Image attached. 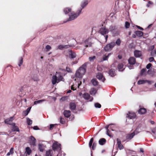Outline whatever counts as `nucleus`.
Wrapping results in <instances>:
<instances>
[{"label":"nucleus","mask_w":156,"mask_h":156,"mask_svg":"<svg viewBox=\"0 0 156 156\" xmlns=\"http://www.w3.org/2000/svg\"><path fill=\"white\" fill-rule=\"evenodd\" d=\"M66 55L67 57L73 59L75 58L76 56V53L72 51L71 50H69L67 51Z\"/></svg>","instance_id":"423d86ee"},{"label":"nucleus","mask_w":156,"mask_h":156,"mask_svg":"<svg viewBox=\"0 0 156 156\" xmlns=\"http://www.w3.org/2000/svg\"><path fill=\"white\" fill-rule=\"evenodd\" d=\"M96 92V90L95 88H93L91 89L90 91V94L91 95H94Z\"/></svg>","instance_id":"72a5a7b5"},{"label":"nucleus","mask_w":156,"mask_h":156,"mask_svg":"<svg viewBox=\"0 0 156 156\" xmlns=\"http://www.w3.org/2000/svg\"><path fill=\"white\" fill-rule=\"evenodd\" d=\"M52 151L50 150L48 151H47L46 153V156H52Z\"/></svg>","instance_id":"2f4dec72"},{"label":"nucleus","mask_w":156,"mask_h":156,"mask_svg":"<svg viewBox=\"0 0 156 156\" xmlns=\"http://www.w3.org/2000/svg\"><path fill=\"white\" fill-rule=\"evenodd\" d=\"M139 29L141 30H144V29L142 28V27H140L139 26H136Z\"/></svg>","instance_id":"774afa93"},{"label":"nucleus","mask_w":156,"mask_h":156,"mask_svg":"<svg viewBox=\"0 0 156 156\" xmlns=\"http://www.w3.org/2000/svg\"><path fill=\"white\" fill-rule=\"evenodd\" d=\"M39 149L41 152H43L44 150V145L41 144H38Z\"/></svg>","instance_id":"7c9ffc66"},{"label":"nucleus","mask_w":156,"mask_h":156,"mask_svg":"<svg viewBox=\"0 0 156 156\" xmlns=\"http://www.w3.org/2000/svg\"><path fill=\"white\" fill-rule=\"evenodd\" d=\"M154 60V57H150L149 58V62H152Z\"/></svg>","instance_id":"bf43d9fd"},{"label":"nucleus","mask_w":156,"mask_h":156,"mask_svg":"<svg viewBox=\"0 0 156 156\" xmlns=\"http://www.w3.org/2000/svg\"><path fill=\"white\" fill-rule=\"evenodd\" d=\"M134 53V55L136 58L140 57L142 55L141 51H140L135 50Z\"/></svg>","instance_id":"ddd939ff"},{"label":"nucleus","mask_w":156,"mask_h":156,"mask_svg":"<svg viewBox=\"0 0 156 156\" xmlns=\"http://www.w3.org/2000/svg\"><path fill=\"white\" fill-rule=\"evenodd\" d=\"M97 144L94 142L92 146V149L93 150H94Z\"/></svg>","instance_id":"de8ad7c7"},{"label":"nucleus","mask_w":156,"mask_h":156,"mask_svg":"<svg viewBox=\"0 0 156 156\" xmlns=\"http://www.w3.org/2000/svg\"><path fill=\"white\" fill-rule=\"evenodd\" d=\"M27 123L28 125H30L32 123V121L29 118H27Z\"/></svg>","instance_id":"4c0bfd02"},{"label":"nucleus","mask_w":156,"mask_h":156,"mask_svg":"<svg viewBox=\"0 0 156 156\" xmlns=\"http://www.w3.org/2000/svg\"><path fill=\"white\" fill-rule=\"evenodd\" d=\"M154 52L153 51H152L151 52V55L152 56H153L154 54H156V50H154Z\"/></svg>","instance_id":"5fc2aeb1"},{"label":"nucleus","mask_w":156,"mask_h":156,"mask_svg":"<svg viewBox=\"0 0 156 156\" xmlns=\"http://www.w3.org/2000/svg\"><path fill=\"white\" fill-rule=\"evenodd\" d=\"M92 43L91 42H89L88 43V44L86 45L85 46L86 48L88 47V46L90 47L91 46Z\"/></svg>","instance_id":"052dcab7"},{"label":"nucleus","mask_w":156,"mask_h":156,"mask_svg":"<svg viewBox=\"0 0 156 156\" xmlns=\"http://www.w3.org/2000/svg\"><path fill=\"white\" fill-rule=\"evenodd\" d=\"M9 152L11 153V154H12L14 153L13 148L12 147L10 149Z\"/></svg>","instance_id":"4d7b16f0"},{"label":"nucleus","mask_w":156,"mask_h":156,"mask_svg":"<svg viewBox=\"0 0 156 156\" xmlns=\"http://www.w3.org/2000/svg\"><path fill=\"white\" fill-rule=\"evenodd\" d=\"M106 142V140L105 138H102L100 139L99 140V144L101 145H103Z\"/></svg>","instance_id":"b1692460"},{"label":"nucleus","mask_w":156,"mask_h":156,"mask_svg":"<svg viewBox=\"0 0 156 156\" xmlns=\"http://www.w3.org/2000/svg\"><path fill=\"white\" fill-rule=\"evenodd\" d=\"M130 27V23L129 22L127 21H126L125 23V27L126 28H129Z\"/></svg>","instance_id":"c03bdc74"},{"label":"nucleus","mask_w":156,"mask_h":156,"mask_svg":"<svg viewBox=\"0 0 156 156\" xmlns=\"http://www.w3.org/2000/svg\"><path fill=\"white\" fill-rule=\"evenodd\" d=\"M13 118H10L9 119H7L5 120V122L12 125Z\"/></svg>","instance_id":"393cba45"},{"label":"nucleus","mask_w":156,"mask_h":156,"mask_svg":"<svg viewBox=\"0 0 156 156\" xmlns=\"http://www.w3.org/2000/svg\"><path fill=\"white\" fill-rule=\"evenodd\" d=\"M93 141H94L93 138H92L90 139V141H89V147L91 148V147H92V144L93 143Z\"/></svg>","instance_id":"ea45409f"},{"label":"nucleus","mask_w":156,"mask_h":156,"mask_svg":"<svg viewBox=\"0 0 156 156\" xmlns=\"http://www.w3.org/2000/svg\"><path fill=\"white\" fill-rule=\"evenodd\" d=\"M33 128V129L34 130H37L39 129V128H38V127L37 126H34Z\"/></svg>","instance_id":"338daca9"},{"label":"nucleus","mask_w":156,"mask_h":156,"mask_svg":"<svg viewBox=\"0 0 156 156\" xmlns=\"http://www.w3.org/2000/svg\"><path fill=\"white\" fill-rule=\"evenodd\" d=\"M70 111L69 110H65L63 114L64 116L66 118H69L70 115Z\"/></svg>","instance_id":"4be33fe9"},{"label":"nucleus","mask_w":156,"mask_h":156,"mask_svg":"<svg viewBox=\"0 0 156 156\" xmlns=\"http://www.w3.org/2000/svg\"><path fill=\"white\" fill-rule=\"evenodd\" d=\"M147 83L149 84H151V82L149 80H139L137 82L138 84H141Z\"/></svg>","instance_id":"aec40b11"},{"label":"nucleus","mask_w":156,"mask_h":156,"mask_svg":"<svg viewBox=\"0 0 156 156\" xmlns=\"http://www.w3.org/2000/svg\"><path fill=\"white\" fill-rule=\"evenodd\" d=\"M96 77L100 80H101L103 82H104L105 79L103 76V74L101 73H98L96 75Z\"/></svg>","instance_id":"1a4fd4ad"},{"label":"nucleus","mask_w":156,"mask_h":156,"mask_svg":"<svg viewBox=\"0 0 156 156\" xmlns=\"http://www.w3.org/2000/svg\"><path fill=\"white\" fill-rule=\"evenodd\" d=\"M113 125L112 124H110L109 125L107 126L106 127V129H107V134L109 136L111 137H113V135H112L111 133H110V131L108 129L109 126H110L109 128L112 130L114 131V129H112V127L111 126Z\"/></svg>","instance_id":"9d476101"},{"label":"nucleus","mask_w":156,"mask_h":156,"mask_svg":"<svg viewBox=\"0 0 156 156\" xmlns=\"http://www.w3.org/2000/svg\"><path fill=\"white\" fill-rule=\"evenodd\" d=\"M146 71V69L145 68L143 69L141 71L140 75L141 76H143L144 74V73Z\"/></svg>","instance_id":"a18cd8bd"},{"label":"nucleus","mask_w":156,"mask_h":156,"mask_svg":"<svg viewBox=\"0 0 156 156\" xmlns=\"http://www.w3.org/2000/svg\"><path fill=\"white\" fill-rule=\"evenodd\" d=\"M45 101H46V100L45 99L35 101L34 102V105H36L37 104L41 103L42 102Z\"/></svg>","instance_id":"c85d7f7f"},{"label":"nucleus","mask_w":156,"mask_h":156,"mask_svg":"<svg viewBox=\"0 0 156 156\" xmlns=\"http://www.w3.org/2000/svg\"><path fill=\"white\" fill-rule=\"evenodd\" d=\"M76 105L74 103H71L70 104V108L71 110H74L75 109Z\"/></svg>","instance_id":"c756f323"},{"label":"nucleus","mask_w":156,"mask_h":156,"mask_svg":"<svg viewBox=\"0 0 156 156\" xmlns=\"http://www.w3.org/2000/svg\"><path fill=\"white\" fill-rule=\"evenodd\" d=\"M26 152L28 155H30L31 152V150L29 147H27L26 148Z\"/></svg>","instance_id":"c9c22d12"},{"label":"nucleus","mask_w":156,"mask_h":156,"mask_svg":"<svg viewBox=\"0 0 156 156\" xmlns=\"http://www.w3.org/2000/svg\"><path fill=\"white\" fill-rule=\"evenodd\" d=\"M108 73L109 75L112 77H113L116 75L115 70L113 69H112L109 70Z\"/></svg>","instance_id":"6ab92c4d"},{"label":"nucleus","mask_w":156,"mask_h":156,"mask_svg":"<svg viewBox=\"0 0 156 156\" xmlns=\"http://www.w3.org/2000/svg\"><path fill=\"white\" fill-rule=\"evenodd\" d=\"M78 70H76V73L75 74V75L74 76H72V78L75 81H76V80H77L78 78Z\"/></svg>","instance_id":"473e14b6"},{"label":"nucleus","mask_w":156,"mask_h":156,"mask_svg":"<svg viewBox=\"0 0 156 156\" xmlns=\"http://www.w3.org/2000/svg\"><path fill=\"white\" fill-rule=\"evenodd\" d=\"M63 45H61L58 46V48L61 50L63 49Z\"/></svg>","instance_id":"6e6d98bb"},{"label":"nucleus","mask_w":156,"mask_h":156,"mask_svg":"<svg viewBox=\"0 0 156 156\" xmlns=\"http://www.w3.org/2000/svg\"><path fill=\"white\" fill-rule=\"evenodd\" d=\"M147 110L144 108H141L138 110V113L140 114H144L147 112Z\"/></svg>","instance_id":"2eb2a0df"},{"label":"nucleus","mask_w":156,"mask_h":156,"mask_svg":"<svg viewBox=\"0 0 156 156\" xmlns=\"http://www.w3.org/2000/svg\"><path fill=\"white\" fill-rule=\"evenodd\" d=\"M113 33V34L115 36L119 34V32L116 29V30H114L113 32H112Z\"/></svg>","instance_id":"8fccbe9b"},{"label":"nucleus","mask_w":156,"mask_h":156,"mask_svg":"<svg viewBox=\"0 0 156 156\" xmlns=\"http://www.w3.org/2000/svg\"><path fill=\"white\" fill-rule=\"evenodd\" d=\"M121 43V40H120L119 38H118L116 41L115 43V45L116 44L118 46H119L120 45Z\"/></svg>","instance_id":"79ce46f5"},{"label":"nucleus","mask_w":156,"mask_h":156,"mask_svg":"<svg viewBox=\"0 0 156 156\" xmlns=\"http://www.w3.org/2000/svg\"><path fill=\"white\" fill-rule=\"evenodd\" d=\"M63 49H66L70 47V46L67 45H63Z\"/></svg>","instance_id":"864d4df0"},{"label":"nucleus","mask_w":156,"mask_h":156,"mask_svg":"<svg viewBox=\"0 0 156 156\" xmlns=\"http://www.w3.org/2000/svg\"><path fill=\"white\" fill-rule=\"evenodd\" d=\"M152 66V64L151 63H149L147 65L146 68L147 69H149Z\"/></svg>","instance_id":"3c124183"},{"label":"nucleus","mask_w":156,"mask_h":156,"mask_svg":"<svg viewBox=\"0 0 156 156\" xmlns=\"http://www.w3.org/2000/svg\"><path fill=\"white\" fill-rule=\"evenodd\" d=\"M66 71L68 72H71V69H70V68H69V67H66Z\"/></svg>","instance_id":"680f3d73"},{"label":"nucleus","mask_w":156,"mask_h":156,"mask_svg":"<svg viewBox=\"0 0 156 156\" xmlns=\"http://www.w3.org/2000/svg\"><path fill=\"white\" fill-rule=\"evenodd\" d=\"M100 32L101 35H104L105 37V39L106 42L108 37V35H106L105 36V35L108 33V30L105 27L102 28L100 29Z\"/></svg>","instance_id":"7ed1b4c3"},{"label":"nucleus","mask_w":156,"mask_h":156,"mask_svg":"<svg viewBox=\"0 0 156 156\" xmlns=\"http://www.w3.org/2000/svg\"><path fill=\"white\" fill-rule=\"evenodd\" d=\"M61 145L57 142L54 143L52 145L53 150L54 151H60L61 150Z\"/></svg>","instance_id":"20e7f679"},{"label":"nucleus","mask_w":156,"mask_h":156,"mask_svg":"<svg viewBox=\"0 0 156 156\" xmlns=\"http://www.w3.org/2000/svg\"><path fill=\"white\" fill-rule=\"evenodd\" d=\"M88 3V2L87 0H84L82 2L81 4V6L82 8L81 10H79V15L81 13V10L82 9L86 6L87 5Z\"/></svg>","instance_id":"9b49d317"},{"label":"nucleus","mask_w":156,"mask_h":156,"mask_svg":"<svg viewBox=\"0 0 156 156\" xmlns=\"http://www.w3.org/2000/svg\"><path fill=\"white\" fill-rule=\"evenodd\" d=\"M91 82L94 86H96L98 84V82L96 79H93L91 80Z\"/></svg>","instance_id":"a878e982"},{"label":"nucleus","mask_w":156,"mask_h":156,"mask_svg":"<svg viewBox=\"0 0 156 156\" xmlns=\"http://www.w3.org/2000/svg\"><path fill=\"white\" fill-rule=\"evenodd\" d=\"M109 29L111 32H113L114 30H116V28L115 27L111 26L109 28Z\"/></svg>","instance_id":"58836bf2"},{"label":"nucleus","mask_w":156,"mask_h":156,"mask_svg":"<svg viewBox=\"0 0 156 156\" xmlns=\"http://www.w3.org/2000/svg\"><path fill=\"white\" fill-rule=\"evenodd\" d=\"M55 125L54 124H50V129L51 130L54 127Z\"/></svg>","instance_id":"e2e57ef3"},{"label":"nucleus","mask_w":156,"mask_h":156,"mask_svg":"<svg viewBox=\"0 0 156 156\" xmlns=\"http://www.w3.org/2000/svg\"><path fill=\"white\" fill-rule=\"evenodd\" d=\"M31 108V107L28 108H27V110L24 112V113L25 115H28L30 111Z\"/></svg>","instance_id":"a19ab883"},{"label":"nucleus","mask_w":156,"mask_h":156,"mask_svg":"<svg viewBox=\"0 0 156 156\" xmlns=\"http://www.w3.org/2000/svg\"><path fill=\"white\" fill-rule=\"evenodd\" d=\"M65 14H67L69 12H70V13L69 15V17L67 21L65 22H66L67 21H70L74 20L77 17V14L74 12H71V9L69 8H66L63 10Z\"/></svg>","instance_id":"f257e3e1"},{"label":"nucleus","mask_w":156,"mask_h":156,"mask_svg":"<svg viewBox=\"0 0 156 156\" xmlns=\"http://www.w3.org/2000/svg\"><path fill=\"white\" fill-rule=\"evenodd\" d=\"M111 54V53H109L108 54V55H104L103 56V61H105L107 60L108 59V58L109 57V56Z\"/></svg>","instance_id":"f704fd0d"},{"label":"nucleus","mask_w":156,"mask_h":156,"mask_svg":"<svg viewBox=\"0 0 156 156\" xmlns=\"http://www.w3.org/2000/svg\"><path fill=\"white\" fill-rule=\"evenodd\" d=\"M83 97L86 100H88L90 97V95L87 93H85L83 95Z\"/></svg>","instance_id":"bb28decb"},{"label":"nucleus","mask_w":156,"mask_h":156,"mask_svg":"<svg viewBox=\"0 0 156 156\" xmlns=\"http://www.w3.org/2000/svg\"><path fill=\"white\" fill-rule=\"evenodd\" d=\"M136 114L133 112H129L126 115V117L129 118L130 119H134L136 118Z\"/></svg>","instance_id":"6e6552de"},{"label":"nucleus","mask_w":156,"mask_h":156,"mask_svg":"<svg viewBox=\"0 0 156 156\" xmlns=\"http://www.w3.org/2000/svg\"><path fill=\"white\" fill-rule=\"evenodd\" d=\"M117 141V144L118 145V147L119 150H121L124 148V147L123 145L121 144L120 140L118 138L116 139Z\"/></svg>","instance_id":"4468645a"},{"label":"nucleus","mask_w":156,"mask_h":156,"mask_svg":"<svg viewBox=\"0 0 156 156\" xmlns=\"http://www.w3.org/2000/svg\"><path fill=\"white\" fill-rule=\"evenodd\" d=\"M94 106L96 108H100L101 107V105L98 103H96L94 104Z\"/></svg>","instance_id":"37998d69"},{"label":"nucleus","mask_w":156,"mask_h":156,"mask_svg":"<svg viewBox=\"0 0 156 156\" xmlns=\"http://www.w3.org/2000/svg\"><path fill=\"white\" fill-rule=\"evenodd\" d=\"M135 135V133L134 132H133L130 134H127L126 136V139L127 140H131L133 137Z\"/></svg>","instance_id":"dca6fc26"},{"label":"nucleus","mask_w":156,"mask_h":156,"mask_svg":"<svg viewBox=\"0 0 156 156\" xmlns=\"http://www.w3.org/2000/svg\"><path fill=\"white\" fill-rule=\"evenodd\" d=\"M23 63V58L22 57H21L19 58V62L18 63V65L20 66Z\"/></svg>","instance_id":"e433bc0d"},{"label":"nucleus","mask_w":156,"mask_h":156,"mask_svg":"<svg viewBox=\"0 0 156 156\" xmlns=\"http://www.w3.org/2000/svg\"><path fill=\"white\" fill-rule=\"evenodd\" d=\"M135 34L138 37H141L142 36L143 33L140 31H135Z\"/></svg>","instance_id":"cd10ccee"},{"label":"nucleus","mask_w":156,"mask_h":156,"mask_svg":"<svg viewBox=\"0 0 156 156\" xmlns=\"http://www.w3.org/2000/svg\"><path fill=\"white\" fill-rule=\"evenodd\" d=\"M30 139L31 140L30 143L33 146H35L36 145V139L33 136H30Z\"/></svg>","instance_id":"a211bd4d"},{"label":"nucleus","mask_w":156,"mask_h":156,"mask_svg":"<svg viewBox=\"0 0 156 156\" xmlns=\"http://www.w3.org/2000/svg\"><path fill=\"white\" fill-rule=\"evenodd\" d=\"M115 45L114 42H112L107 44L104 47V50L105 51H109L111 50Z\"/></svg>","instance_id":"39448f33"},{"label":"nucleus","mask_w":156,"mask_h":156,"mask_svg":"<svg viewBox=\"0 0 156 156\" xmlns=\"http://www.w3.org/2000/svg\"><path fill=\"white\" fill-rule=\"evenodd\" d=\"M154 45H151L150 46L149 48V50L152 51L154 48Z\"/></svg>","instance_id":"603ef678"},{"label":"nucleus","mask_w":156,"mask_h":156,"mask_svg":"<svg viewBox=\"0 0 156 156\" xmlns=\"http://www.w3.org/2000/svg\"><path fill=\"white\" fill-rule=\"evenodd\" d=\"M82 104V106L80 108H79V111H80L82 110L83 108V104L82 103H81Z\"/></svg>","instance_id":"13d9d810"},{"label":"nucleus","mask_w":156,"mask_h":156,"mask_svg":"<svg viewBox=\"0 0 156 156\" xmlns=\"http://www.w3.org/2000/svg\"><path fill=\"white\" fill-rule=\"evenodd\" d=\"M124 64L122 63H119L118 66V68L119 71H123L124 70L125 68H124Z\"/></svg>","instance_id":"412c9836"},{"label":"nucleus","mask_w":156,"mask_h":156,"mask_svg":"<svg viewBox=\"0 0 156 156\" xmlns=\"http://www.w3.org/2000/svg\"><path fill=\"white\" fill-rule=\"evenodd\" d=\"M87 65L86 64H83L79 69V78H81L86 72Z\"/></svg>","instance_id":"f03ea898"},{"label":"nucleus","mask_w":156,"mask_h":156,"mask_svg":"<svg viewBox=\"0 0 156 156\" xmlns=\"http://www.w3.org/2000/svg\"><path fill=\"white\" fill-rule=\"evenodd\" d=\"M128 62L129 64L133 65L135 64L136 62V59L133 57H130L128 59Z\"/></svg>","instance_id":"f8f14e48"},{"label":"nucleus","mask_w":156,"mask_h":156,"mask_svg":"<svg viewBox=\"0 0 156 156\" xmlns=\"http://www.w3.org/2000/svg\"><path fill=\"white\" fill-rule=\"evenodd\" d=\"M56 75L58 79L57 83L60 81H64V79L63 77V76H64L65 74H63L59 72H56Z\"/></svg>","instance_id":"0eeeda50"},{"label":"nucleus","mask_w":156,"mask_h":156,"mask_svg":"<svg viewBox=\"0 0 156 156\" xmlns=\"http://www.w3.org/2000/svg\"><path fill=\"white\" fill-rule=\"evenodd\" d=\"M153 3L151 2V1H149L148 3V4L147 5V6L148 7L149 6V5L150 4H152Z\"/></svg>","instance_id":"0e129e2a"},{"label":"nucleus","mask_w":156,"mask_h":156,"mask_svg":"<svg viewBox=\"0 0 156 156\" xmlns=\"http://www.w3.org/2000/svg\"><path fill=\"white\" fill-rule=\"evenodd\" d=\"M96 58V56H93L92 57H89V60L90 61L94 60Z\"/></svg>","instance_id":"09e8293b"},{"label":"nucleus","mask_w":156,"mask_h":156,"mask_svg":"<svg viewBox=\"0 0 156 156\" xmlns=\"http://www.w3.org/2000/svg\"><path fill=\"white\" fill-rule=\"evenodd\" d=\"M46 48L47 50H49L51 49V47L49 45H47L46 46Z\"/></svg>","instance_id":"69168bd1"},{"label":"nucleus","mask_w":156,"mask_h":156,"mask_svg":"<svg viewBox=\"0 0 156 156\" xmlns=\"http://www.w3.org/2000/svg\"><path fill=\"white\" fill-rule=\"evenodd\" d=\"M58 79L56 76L54 75L52 77V83L53 84H55L56 83H57Z\"/></svg>","instance_id":"5701e85b"},{"label":"nucleus","mask_w":156,"mask_h":156,"mask_svg":"<svg viewBox=\"0 0 156 156\" xmlns=\"http://www.w3.org/2000/svg\"><path fill=\"white\" fill-rule=\"evenodd\" d=\"M12 131H16L19 132V128L17 126L15 125V123H12Z\"/></svg>","instance_id":"f3484780"},{"label":"nucleus","mask_w":156,"mask_h":156,"mask_svg":"<svg viewBox=\"0 0 156 156\" xmlns=\"http://www.w3.org/2000/svg\"><path fill=\"white\" fill-rule=\"evenodd\" d=\"M60 122L61 123H62V124H63L65 123V121L63 118L61 117L60 119Z\"/></svg>","instance_id":"49530a36"}]
</instances>
